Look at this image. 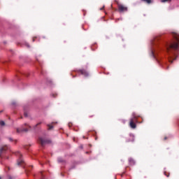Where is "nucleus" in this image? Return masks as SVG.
<instances>
[{"instance_id":"f257e3e1","label":"nucleus","mask_w":179,"mask_h":179,"mask_svg":"<svg viewBox=\"0 0 179 179\" xmlns=\"http://www.w3.org/2000/svg\"><path fill=\"white\" fill-rule=\"evenodd\" d=\"M173 41L166 46L167 52L171 59H176L177 52L179 50V34H173Z\"/></svg>"},{"instance_id":"f03ea898","label":"nucleus","mask_w":179,"mask_h":179,"mask_svg":"<svg viewBox=\"0 0 179 179\" xmlns=\"http://www.w3.org/2000/svg\"><path fill=\"white\" fill-rule=\"evenodd\" d=\"M138 117L139 115L136 113H132V117L130 119L129 125L133 129H135V128H136V124H138Z\"/></svg>"},{"instance_id":"7ed1b4c3","label":"nucleus","mask_w":179,"mask_h":179,"mask_svg":"<svg viewBox=\"0 0 179 179\" xmlns=\"http://www.w3.org/2000/svg\"><path fill=\"white\" fill-rule=\"evenodd\" d=\"M119 12L124 13L128 11V7L122 4H117Z\"/></svg>"},{"instance_id":"20e7f679","label":"nucleus","mask_w":179,"mask_h":179,"mask_svg":"<svg viewBox=\"0 0 179 179\" xmlns=\"http://www.w3.org/2000/svg\"><path fill=\"white\" fill-rule=\"evenodd\" d=\"M135 141V136L133 134H130L129 138H127V142H134Z\"/></svg>"},{"instance_id":"39448f33","label":"nucleus","mask_w":179,"mask_h":179,"mask_svg":"<svg viewBox=\"0 0 179 179\" xmlns=\"http://www.w3.org/2000/svg\"><path fill=\"white\" fill-rule=\"evenodd\" d=\"M39 142L42 145H45V143H47L48 141L44 138H39Z\"/></svg>"},{"instance_id":"423d86ee","label":"nucleus","mask_w":179,"mask_h":179,"mask_svg":"<svg viewBox=\"0 0 179 179\" xmlns=\"http://www.w3.org/2000/svg\"><path fill=\"white\" fill-rule=\"evenodd\" d=\"M23 163H24V161L21 158H20L17 161L18 166H22V164Z\"/></svg>"},{"instance_id":"0eeeda50","label":"nucleus","mask_w":179,"mask_h":179,"mask_svg":"<svg viewBox=\"0 0 179 179\" xmlns=\"http://www.w3.org/2000/svg\"><path fill=\"white\" fill-rule=\"evenodd\" d=\"M26 131H27V129H17V132H18V133Z\"/></svg>"},{"instance_id":"6e6552de","label":"nucleus","mask_w":179,"mask_h":179,"mask_svg":"<svg viewBox=\"0 0 179 179\" xmlns=\"http://www.w3.org/2000/svg\"><path fill=\"white\" fill-rule=\"evenodd\" d=\"M80 73L82 75H85V76L87 75V72H86V71H85V70H81Z\"/></svg>"},{"instance_id":"1a4fd4ad","label":"nucleus","mask_w":179,"mask_h":179,"mask_svg":"<svg viewBox=\"0 0 179 179\" xmlns=\"http://www.w3.org/2000/svg\"><path fill=\"white\" fill-rule=\"evenodd\" d=\"M6 150V147H2L0 149V153H2L3 151Z\"/></svg>"},{"instance_id":"9d476101","label":"nucleus","mask_w":179,"mask_h":179,"mask_svg":"<svg viewBox=\"0 0 179 179\" xmlns=\"http://www.w3.org/2000/svg\"><path fill=\"white\" fill-rule=\"evenodd\" d=\"M144 2H146L147 3H152V0H142Z\"/></svg>"},{"instance_id":"9b49d317","label":"nucleus","mask_w":179,"mask_h":179,"mask_svg":"<svg viewBox=\"0 0 179 179\" xmlns=\"http://www.w3.org/2000/svg\"><path fill=\"white\" fill-rule=\"evenodd\" d=\"M0 125H1V127H3V125H5V122L1 121L0 122Z\"/></svg>"},{"instance_id":"f8f14e48","label":"nucleus","mask_w":179,"mask_h":179,"mask_svg":"<svg viewBox=\"0 0 179 179\" xmlns=\"http://www.w3.org/2000/svg\"><path fill=\"white\" fill-rule=\"evenodd\" d=\"M171 0H162L161 2H170Z\"/></svg>"},{"instance_id":"ddd939ff","label":"nucleus","mask_w":179,"mask_h":179,"mask_svg":"<svg viewBox=\"0 0 179 179\" xmlns=\"http://www.w3.org/2000/svg\"><path fill=\"white\" fill-rule=\"evenodd\" d=\"M18 156H19V157H22V154H20V152H18Z\"/></svg>"},{"instance_id":"4468645a","label":"nucleus","mask_w":179,"mask_h":179,"mask_svg":"<svg viewBox=\"0 0 179 179\" xmlns=\"http://www.w3.org/2000/svg\"><path fill=\"white\" fill-rule=\"evenodd\" d=\"M48 127H49V129H52V127L51 125H49Z\"/></svg>"},{"instance_id":"2eb2a0df","label":"nucleus","mask_w":179,"mask_h":179,"mask_svg":"<svg viewBox=\"0 0 179 179\" xmlns=\"http://www.w3.org/2000/svg\"><path fill=\"white\" fill-rule=\"evenodd\" d=\"M103 9H104V6H103V8H100V10H103Z\"/></svg>"},{"instance_id":"dca6fc26","label":"nucleus","mask_w":179,"mask_h":179,"mask_svg":"<svg viewBox=\"0 0 179 179\" xmlns=\"http://www.w3.org/2000/svg\"><path fill=\"white\" fill-rule=\"evenodd\" d=\"M26 45H27V47H28V48L30 47V45H29V43H27Z\"/></svg>"},{"instance_id":"f3484780","label":"nucleus","mask_w":179,"mask_h":179,"mask_svg":"<svg viewBox=\"0 0 179 179\" xmlns=\"http://www.w3.org/2000/svg\"><path fill=\"white\" fill-rule=\"evenodd\" d=\"M152 57H155V55L153 54V52H152Z\"/></svg>"},{"instance_id":"a211bd4d","label":"nucleus","mask_w":179,"mask_h":179,"mask_svg":"<svg viewBox=\"0 0 179 179\" xmlns=\"http://www.w3.org/2000/svg\"><path fill=\"white\" fill-rule=\"evenodd\" d=\"M169 62H171V64L173 63V61H171V59H169Z\"/></svg>"},{"instance_id":"6ab92c4d","label":"nucleus","mask_w":179,"mask_h":179,"mask_svg":"<svg viewBox=\"0 0 179 179\" xmlns=\"http://www.w3.org/2000/svg\"><path fill=\"white\" fill-rule=\"evenodd\" d=\"M34 40H36V38H33V41H34Z\"/></svg>"},{"instance_id":"aec40b11","label":"nucleus","mask_w":179,"mask_h":179,"mask_svg":"<svg viewBox=\"0 0 179 179\" xmlns=\"http://www.w3.org/2000/svg\"><path fill=\"white\" fill-rule=\"evenodd\" d=\"M25 126H29V124H25Z\"/></svg>"},{"instance_id":"412c9836","label":"nucleus","mask_w":179,"mask_h":179,"mask_svg":"<svg viewBox=\"0 0 179 179\" xmlns=\"http://www.w3.org/2000/svg\"><path fill=\"white\" fill-rule=\"evenodd\" d=\"M9 141H12V138H9Z\"/></svg>"},{"instance_id":"4be33fe9","label":"nucleus","mask_w":179,"mask_h":179,"mask_svg":"<svg viewBox=\"0 0 179 179\" xmlns=\"http://www.w3.org/2000/svg\"><path fill=\"white\" fill-rule=\"evenodd\" d=\"M59 162H61V161L59 159Z\"/></svg>"},{"instance_id":"5701e85b","label":"nucleus","mask_w":179,"mask_h":179,"mask_svg":"<svg viewBox=\"0 0 179 179\" xmlns=\"http://www.w3.org/2000/svg\"><path fill=\"white\" fill-rule=\"evenodd\" d=\"M0 179H1V178H0Z\"/></svg>"}]
</instances>
